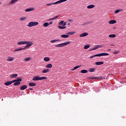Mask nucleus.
<instances>
[{
  "label": "nucleus",
  "mask_w": 126,
  "mask_h": 126,
  "mask_svg": "<svg viewBox=\"0 0 126 126\" xmlns=\"http://www.w3.org/2000/svg\"><path fill=\"white\" fill-rule=\"evenodd\" d=\"M69 44H70V41H68V42H64L63 43H60V44L56 45L55 47H56V48H62V47H64L67 45H69Z\"/></svg>",
  "instance_id": "f257e3e1"
},
{
  "label": "nucleus",
  "mask_w": 126,
  "mask_h": 126,
  "mask_svg": "<svg viewBox=\"0 0 126 126\" xmlns=\"http://www.w3.org/2000/svg\"><path fill=\"white\" fill-rule=\"evenodd\" d=\"M46 80L47 79V78L46 77H40L39 76H36L33 77L32 78V80L33 81H38V80Z\"/></svg>",
  "instance_id": "f03ea898"
},
{
  "label": "nucleus",
  "mask_w": 126,
  "mask_h": 126,
  "mask_svg": "<svg viewBox=\"0 0 126 126\" xmlns=\"http://www.w3.org/2000/svg\"><path fill=\"white\" fill-rule=\"evenodd\" d=\"M67 0H60L55 2L51 3H47L46 4L47 6H51L53 5V4H58V3H62V2H64V1H66Z\"/></svg>",
  "instance_id": "7ed1b4c3"
},
{
  "label": "nucleus",
  "mask_w": 126,
  "mask_h": 126,
  "mask_svg": "<svg viewBox=\"0 0 126 126\" xmlns=\"http://www.w3.org/2000/svg\"><path fill=\"white\" fill-rule=\"evenodd\" d=\"M39 24L38 22H31L28 25V27H33V26H37Z\"/></svg>",
  "instance_id": "20e7f679"
},
{
  "label": "nucleus",
  "mask_w": 126,
  "mask_h": 126,
  "mask_svg": "<svg viewBox=\"0 0 126 126\" xmlns=\"http://www.w3.org/2000/svg\"><path fill=\"white\" fill-rule=\"evenodd\" d=\"M74 33V32H67V34H62L61 37L62 38H68V37H69V35H73Z\"/></svg>",
  "instance_id": "39448f33"
},
{
  "label": "nucleus",
  "mask_w": 126,
  "mask_h": 126,
  "mask_svg": "<svg viewBox=\"0 0 126 126\" xmlns=\"http://www.w3.org/2000/svg\"><path fill=\"white\" fill-rule=\"evenodd\" d=\"M25 44L27 45L24 48H22L23 50H26V49H28V48L31 47V46L32 45V42L27 41V43H25Z\"/></svg>",
  "instance_id": "423d86ee"
},
{
  "label": "nucleus",
  "mask_w": 126,
  "mask_h": 126,
  "mask_svg": "<svg viewBox=\"0 0 126 126\" xmlns=\"http://www.w3.org/2000/svg\"><path fill=\"white\" fill-rule=\"evenodd\" d=\"M19 0H11L9 3L8 5H11L12 4H14L15 3H16L17 1H18Z\"/></svg>",
  "instance_id": "0eeeda50"
},
{
  "label": "nucleus",
  "mask_w": 126,
  "mask_h": 126,
  "mask_svg": "<svg viewBox=\"0 0 126 126\" xmlns=\"http://www.w3.org/2000/svg\"><path fill=\"white\" fill-rule=\"evenodd\" d=\"M102 47H103V46L97 45H96L95 47L90 49V51H94L95 50H97V49H98V48H102Z\"/></svg>",
  "instance_id": "6e6552de"
},
{
  "label": "nucleus",
  "mask_w": 126,
  "mask_h": 126,
  "mask_svg": "<svg viewBox=\"0 0 126 126\" xmlns=\"http://www.w3.org/2000/svg\"><path fill=\"white\" fill-rule=\"evenodd\" d=\"M106 56H109V54L102 53L97 54V57H106Z\"/></svg>",
  "instance_id": "1a4fd4ad"
},
{
  "label": "nucleus",
  "mask_w": 126,
  "mask_h": 126,
  "mask_svg": "<svg viewBox=\"0 0 126 126\" xmlns=\"http://www.w3.org/2000/svg\"><path fill=\"white\" fill-rule=\"evenodd\" d=\"M34 8H27V9H26L25 10V11L26 12H29L30 11H33V10H34Z\"/></svg>",
  "instance_id": "9d476101"
},
{
  "label": "nucleus",
  "mask_w": 126,
  "mask_h": 126,
  "mask_svg": "<svg viewBox=\"0 0 126 126\" xmlns=\"http://www.w3.org/2000/svg\"><path fill=\"white\" fill-rule=\"evenodd\" d=\"M14 60V57H8L7 62H12Z\"/></svg>",
  "instance_id": "9b49d317"
},
{
  "label": "nucleus",
  "mask_w": 126,
  "mask_h": 126,
  "mask_svg": "<svg viewBox=\"0 0 126 126\" xmlns=\"http://www.w3.org/2000/svg\"><path fill=\"white\" fill-rule=\"evenodd\" d=\"M17 81H22V78H20V79H17L16 80H14L11 81L12 83H15L16 82H17Z\"/></svg>",
  "instance_id": "f8f14e48"
},
{
  "label": "nucleus",
  "mask_w": 126,
  "mask_h": 126,
  "mask_svg": "<svg viewBox=\"0 0 126 126\" xmlns=\"http://www.w3.org/2000/svg\"><path fill=\"white\" fill-rule=\"evenodd\" d=\"M27 85H23L22 86H21V87L20 88V90H25V89H26L27 88Z\"/></svg>",
  "instance_id": "ddd939ff"
},
{
  "label": "nucleus",
  "mask_w": 126,
  "mask_h": 126,
  "mask_svg": "<svg viewBox=\"0 0 126 126\" xmlns=\"http://www.w3.org/2000/svg\"><path fill=\"white\" fill-rule=\"evenodd\" d=\"M58 18H59V16H56L53 18L48 19V21H52V20H56V19H58Z\"/></svg>",
  "instance_id": "4468645a"
},
{
  "label": "nucleus",
  "mask_w": 126,
  "mask_h": 126,
  "mask_svg": "<svg viewBox=\"0 0 126 126\" xmlns=\"http://www.w3.org/2000/svg\"><path fill=\"white\" fill-rule=\"evenodd\" d=\"M95 7V5L91 4L87 6V8L88 9H91V8H94Z\"/></svg>",
  "instance_id": "2eb2a0df"
},
{
  "label": "nucleus",
  "mask_w": 126,
  "mask_h": 126,
  "mask_svg": "<svg viewBox=\"0 0 126 126\" xmlns=\"http://www.w3.org/2000/svg\"><path fill=\"white\" fill-rule=\"evenodd\" d=\"M27 44V41H20L17 43V45H25Z\"/></svg>",
  "instance_id": "dca6fc26"
},
{
  "label": "nucleus",
  "mask_w": 126,
  "mask_h": 126,
  "mask_svg": "<svg viewBox=\"0 0 126 126\" xmlns=\"http://www.w3.org/2000/svg\"><path fill=\"white\" fill-rule=\"evenodd\" d=\"M88 33L83 32V33L80 35V37H86V36H88Z\"/></svg>",
  "instance_id": "f3484780"
},
{
  "label": "nucleus",
  "mask_w": 126,
  "mask_h": 126,
  "mask_svg": "<svg viewBox=\"0 0 126 126\" xmlns=\"http://www.w3.org/2000/svg\"><path fill=\"white\" fill-rule=\"evenodd\" d=\"M115 23H117V21L115 20H112L109 22V24H115Z\"/></svg>",
  "instance_id": "a211bd4d"
},
{
  "label": "nucleus",
  "mask_w": 126,
  "mask_h": 126,
  "mask_svg": "<svg viewBox=\"0 0 126 126\" xmlns=\"http://www.w3.org/2000/svg\"><path fill=\"white\" fill-rule=\"evenodd\" d=\"M96 65H101L104 64V62H97L95 63Z\"/></svg>",
  "instance_id": "6ab92c4d"
},
{
  "label": "nucleus",
  "mask_w": 126,
  "mask_h": 126,
  "mask_svg": "<svg viewBox=\"0 0 126 126\" xmlns=\"http://www.w3.org/2000/svg\"><path fill=\"white\" fill-rule=\"evenodd\" d=\"M4 85H6V86H8V85H11V84H12V83L11 81H8V82H5L4 84Z\"/></svg>",
  "instance_id": "aec40b11"
},
{
  "label": "nucleus",
  "mask_w": 126,
  "mask_h": 126,
  "mask_svg": "<svg viewBox=\"0 0 126 126\" xmlns=\"http://www.w3.org/2000/svg\"><path fill=\"white\" fill-rule=\"evenodd\" d=\"M46 67H47V68H52V67H53V65L51 63L48 64L46 65Z\"/></svg>",
  "instance_id": "412c9836"
},
{
  "label": "nucleus",
  "mask_w": 126,
  "mask_h": 126,
  "mask_svg": "<svg viewBox=\"0 0 126 126\" xmlns=\"http://www.w3.org/2000/svg\"><path fill=\"white\" fill-rule=\"evenodd\" d=\"M23 48H17L13 51V53H15V52H20V51H22Z\"/></svg>",
  "instance_id": "4be33fe9"
},
{
  "label": "nucleus",
  "mask_w": 126,
  "mask_h": 126,
  "mask_svg": "<svg viewBox=\"0 0 126 126\" xmlns=\"http://www.w3.org/2000/svg\"><path fill=\"white\" fill-rule=\"evenodd\" d=\"M31 60H32V58L31 57H27L24 59V62H28L29 61H31Z\"/></svg>",
  "instance_id": "5701e85b"
},
{
  "label": "nucleus",
  "mask_w": 126,
  "mask_h": 126,
  "mask_svg": "<svg viewBox=\"0 0 126 126\" xmlns=\"http://www.w3.org/2000/svg\"><path fill=\"white\" fill-rule=\"evenodd\" d=\"M123 11V9H118L114 11V13H119V12Z\"/></svg>",
  "instance_id": "b1692460"
},
{
  "label": "nucleus",
  "mask_w": 126,
  "mask_h": 126,
  "mask_svg": "<svg viewBox=\"0 0 126 126\" xmlns=\"http://www.w3.org/2000/svg\"><path fill=\"white\" fill-rule=\"evenodd\" d=\"M20 82L21 81H17L15 83H14V86H17L18 85H19L20 84Z\"/></svg>",
  "instance_id": "393cba45"
},
{
  "label": "nucleus",
  "mask_w": 126,
  "mask_h": 126,
  "mask_svg": "<svg viewBox=\"0 0 126 126\" xmlns=\"http://www.w3.org/2000/svg\"><path fill=\"white\" fill-rule=\"evenodd\" d=\"M95 68H90L89 70V71L90 72H94L95 71Z\"/></svg>",
  "instance_id": "a878e982"
},
{
  "label": "nucleus",
  "mask_w": 126,
  "mask_h": 126,
  "mask_svg": "<svg viewBox=\"0 0 126 126\" xmlns=\"http://www.w3.org/2000/svg\"><path fill=\"white\" fill-rule=\"evenodd\" d=\"M48 71H50V69H46L42 70V73H47Z\"/></svg>",
  "instance_id": "bb28decb"
},
{
  "label": "nucleus",
  "mask_w": 126,
  "mask_h": 126,
  "mask_svg": "<svg viewBox=\"0 0 126 126\" xmlns=\"http://www.w3.org/2000/svg\"><path fill=\"white\" fill-rule=\"evenodd\" d=\"M29 86H31V87L33 86H36V84L34 83H30L29 84Z\"/></svg>",
  "instance_id": "cd10ccee"
},
{
  "label": "nucleus",
  "mask_w": 126,
  "mask_h": 126,
  "mask_svg": "<svg viewBox=\"0 0 126 126\" xmlns=\"http://www.w3.org/2000/svg\"><path fill=\"white\" fill-rule=\"evenodd\" d=\"M19 20H20V21H24V20H26V17H22L19 19Z\"/></svg>",
  "instance_id": "c85d7f7f"
},
{
  "label": "nucleus",
  "mask_w": 126,
  "mask_h": 126,
  "mask_svg": "<svg viewBox=\"0 0 126 126\" xmlns=\"http://www.w3.org/2000/svg\"><path fill=\"white\" fill-rule=\"evenodd\" d=\"M44 62H49L50 58L49 57H45L44 58Z\"/></svg>",
  "instance_id": "c756f323"
},
{
  "label": "nucleus",
  "mask_w": 126,
  "mask_h": 126,
  "mask_svg": "<svg viewBox=\"0 0 126 126\" xmlns=\"http://www.w3.org/2000/svg\"><path fill=\"white\" fill-rule=\"evenodd\" d=\"M81 73H87L88 72V71L87 70L83 69L81 70Z\"/></svg>",
  "instance_id": "7c9ffc66"
},
{
  "label": "nucleus",
  "mask_w": 126,
  "mask_h": 126,
  "mask_svg": "<svg viewBox=\"0 0 126 126\" xmlns=\"http://www.w3.org/2000/svg\"><path fill=\"white\" fill-rule=\"evenodd\" d=\"M11 78H15V77H17V74H12L11 75Z\"/></svg>",
  "instance_id": "2f4dec72"
},
{
  "label": "nucleus",
  "mask_w": 126,
  "mask_h": 126,
  "mask_svg": "<svg viewBox=\"0 0 126 126\" xmlns=\"http://www.w3.org/2000/svg\"><path fill=\"white\" fill-rule=\"evenodd\" d=\"M43 27H48L49 26V23H44L43 24Z\"/></svg>",
  "instance_id": "473e14b6"
},
{
  "label": "nucleus",
  "mask_w": 126,
  "mask_h": 126,
  "mask_svg": "<svg viewBox=\"0 0 126 126\" xmlns=\"http://www.w3.org/2000/svg\"><path fill=\"white\" fill-rule=\"evenodd\" d=\"M58 28L59 29H65V28H66V27H64L63 26H59Z\"/></svg>",
  "instance_id": "72a5a7b5"
},
{
  "label": "nucleus",
  "mask_w": 126,
  "mask_h": 126,
  "mask_svg": "<svg viewBox=\"0 0 126 126\" xmlns=\"http://www.w3.org/2000/svg\"><path fill=\"white\" fill-rule=\"evenodd\" d=\"M109 38H115L116 37V34H110L109 35Z\"/></svg>",
  "instance_id": "f704fd0d"
},
{
  "label": "nucleus",
  "mask_w": 126,
  "mask_h": 126,
  "mask_svg": "<svg viewBox=\"0 0 126 126\" xmlns=\"http://www.w3.org/2000/svg\"><path fill=\"white\" fill-rule=\"evenodd\" d=\"M90 47V45H86L84 46V49H85L86 50H87V49H89V47Z\"/></svg>",
  "instance_id": "c9c22d12"
},
{
  "label": "nucleus",
  "mask_w": 126,
  "mask_h": 126,
  "mask_svg": "<svg viewBox=\"0 0 126 126\" xmlns=\"http://www.w3.org/2000/svg\"><path fill=\"white\" fill-rule=\"evenodd\" d=\"M79 67H80V66H76L72 69V70H75L76 69H77V68H79Z\"/></svg>",
  "instance_id": "e433bc0d"
},
{
  "label": "nucleus",
  "mask_w": 126,
  "mask_h": 126,
  "mask_svg": "<svg viewBox=\"0 0 126 126\" xmlns=\"http://www.w3.org/2000/svg\"><path fill=\"white\" fill-rule=\"evenodd\" d=\"M94 79H103L102 77H94Z\"/></svg>",
  "instance_id": "4c0bfd02"
},
{
  "label": "nucleus",
  "mask_w": 126,
  "mask_h": 126,
  "mask_svg": "<svg viewBox=\"0 0 126 126\" xmlns=\"http://www.w3.org/2000/svg\"><path fill=\"white\" fill-rule=\"evenodd\" d=\"M95 57H98V54L94 55L93 56H91L90 59H93V58H95Z\"/></svg>",
  "instance_id": "58836bf2"
},
{
  "label": "nucleus",
  "mask_w": 126,
  "mask_h": 126,
  "mask_svg": "<svg viewBox=\"0 0 126 126\" xmlns=\"http://www.w3.org/2000/svg\"><path fill=\"white\" fill-rule=\"evenodd\" d=\"M64 22V21H62L61 22H60L59 24V25H63V23Z\"/></svg>",
  "instance_id": "ea45409f"
},
{
  "label": "nucleus",
  "mask_w": 126,
  "mask_h": 126,
  "mask_svg": "<svg viewBox=\"0 0 126 126\" xmlns=\"http://www.w3.org/2000/svg\"><path fill=\"white\" fill-rule=\"evenodd\" d=\"M55 42H57V39H54L50 41V43H55Z\"/></svg>",
  "instance_id": "a19ab883"
},
{
  "label": "nucleus",
  "mask_w": 126,
  "mask_h": 126,
  "mask_svg": "<svg viewBox=\"0 0 126 126\" xmlns=\"http://www.w3.org/2000/svg\"><path fill=\"white\" fill-rule=\"evenodd\" d=\"M89 79H93V80H94V77H90Z\"/></svg>",
  "instance_id": "79ce46f5"
},
{
  "label": "nucleus",
  "mask_w": 126,
  "mask_h": 126,
  "mask_svg": "<svg viewBox=\"0 0 126 126\" xmlns=\"http://www.w3.org/2000/svg\"><path fill=\"white\" fill-rule=\"evenodd\" d=\"M65 25H66V23L64 22L63 24V26L65 27Z\"/></svg>",
  "instance_id": "37998d69"
},
{
  "label": "nucleus",
  "mask_w": 126,
  "mask_h": 126,
  "mask_svg": "<svg viewBox=\"0 0 126 126\" xmlns=\"http://www.w3.org/2000/svg\"><path fill=\"white\" fill-rule=\"evenodd\" d=\"M68 22H72V20L71 19H68Z\"/></svg>",
  "instance_id": "c03bdc74"
},
{
  "label": "nucleus",
  "mask_w": 126,
  "mask_h": 126,
  "mask_svg": "<svg viewBox=\"0 0 126 126\" xmlns=\"http://www.w3.org/2000/svg\"><path fill=\"white\" fill-rule=\"evenodd\" d=\"M49 23V25H52V24H53V22H50Z\"/></svg>",
  "instance_id": "a18cd8bd"
},
{
  "label": "nucleus",
  "mask_w": 126,
  "mask_h": 126,
  "mask_svg": "<svg viewBox=\"0 0 126 126\" xmlns=\"http://www.w3.org/2000/svg\"><path fill=\"white\" fill-rule=\"evenodd\" d=\"M57 42H61V39H56Z\"/></svg>",
  "instance_id": "49530a36"
},
{
  "label": "nucleus",
  "mask_w": 126,
  "mask_h": 126,
  "mask_svg": "<svg viewBox=\"0 0 126 126\" xmlns=\"http://www.w3.org/2000/svg\"><path fill=\"white\" fill-rule=\"evenodd\" d=\"M87 24H89V23H86L83 24V25H87Z\"/></svg>",
  "instance_id": "de8ad7c7"
},
{
  "label": "nucleus",
  "mask_w": 126,
  "mask_h": 126,
  "mask_svg": "<svg viewBox=\"0 0 126 126\" xmlns=\"http://www.w3.org/2000/svg\"><path fill=\"white\" fill-rule=\"evenodd\" d=\"M29 89H30V90H31V91H32V90H33V89L32 88H31Z\"/></svg>",
  "instance_id": "09e8293b"
},
{
  "label": "nucleus",
  "mask_w": 126,
  "mask_h": 126,
  "mask_svg": "<svg viewBox=\"0 0 126 126\" xmlns=\"http://www.w3.org/2000/svg\"><path fill=\"white\" fill-rule=\"evenodd\" d=\"M119 52L118 51V52H114V54H119Z\"/></svg>",
  "instance_id": "8fccbe9b"
},
{
  "label": "nucleus",
  "mask_w": 126,
  "mask_h": 126,
  "mask_svg": "<svg viewBox=\"0 0 126 126\" xmlns=\"http://www.w3.org/2000/svg\"><path fill=\"white\" fill-rule=\"evenodd\" d=\"M110 46H115L114 44H111Z\"/></svg>",
  "instance_id": "3c124183"
},
{
  "label": "nucleus",
  "mask_w": 126,
  "mask_h": 126,
  "mask_svg": "<svg viewBox=\"0 0 126 126\" xmlns=\"http://www.w3.org/2000/svg\"><path fill=\"white\" fill-rule=\"evenodd\" d=\"M68 25H70V23H68Z\"/></svg>",
  "instance_id": "603ef678"
},
{
  "label": "nucleus",
  "mask_w": 126,
  "mask_h": 126,
  "mask_svg": "<svg viewBox=\"0 0 126 126\" xmlns=\"http://www.w3.org/2000/svg\"><path fill=\"white\" fill-rule=\"evenodd\" d=\"M108 51H111V49H108Z\"/></svg>",
  "instance_id": "864d4df0"
},
{
  "label": "nucleus",
  "mask_w": 126,
  "mask_h": 126,
  "mask_svg": "<svg viewBox=\"0 0 126 126\" xmlns=\"http://www.w3.org/2000/svg\"><path fill=\"white\" fill-rule=\"evenodd\" d=\"M1 4V3L0 2V4Z\"/></svg>",
  "instance_id": "5fc2aeb1"
}]
</instances>
